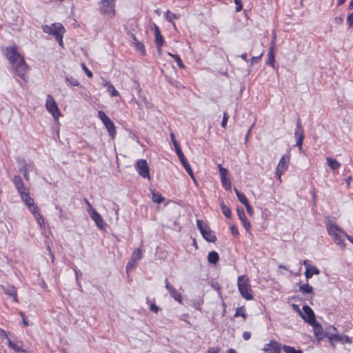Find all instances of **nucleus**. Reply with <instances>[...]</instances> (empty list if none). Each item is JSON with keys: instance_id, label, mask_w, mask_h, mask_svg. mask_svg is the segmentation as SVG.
<instances>
[{"instance_id": "nucleus-1", "label": "nucleus", "mask_w": 353, "mask_h": 353, "mask_svg": "<svg viewBox=\"0 0 353 353\" xmlns=\"http://www.w3.org/2000/svg\"><path fill=\"white\" fill-rule=\"evenodd\" d=\"M5 55L17 76L21 79L24 80L28 67L24 59L19 54L17 47H7L5 49Z\"/></svg>"}, {"instance_id": "nucleus-2", "label": "nucleus", "mask_w": 353, "mask_h": 353, "mask_svg": "<svg viewBox=\"0 0 353 353\" xmlns=\"http://www.w3.org/2000/svg\"><path fill=\"white\" fill-rule=\"evenodd\" d=\"M325 223L328 234L333 238L335 243L343 249L345 244L343 236H345L346 233L338 226L335 221L331 219L330 217L326 218Z\"/></svg>"}, {"instance_id": "nucleus-3", "label": "nucleus", "mask_w": 353, "mask_h": 353, "mask_svg": "<svg viewBox=\"0 0 353 353\" xmlns=\"http://www.w3.org/2000/svg\"><path fill=\"white\" fill-rule=\"evenodd\" d=\"M310 326L312 327L314 330V334L315 335L318 341L323 339L325 337L328 338L330 336L331 330L336 331V327L334 326H330L325 332L321 324L316 321L315 314L313 310L310 308Z\"/></svg>"}, {"instance_id": "nucleus-4", "label": "nucleus", "mask_w": 353, "mask_h": 353, "mask_svg": "<svg viewBox=\"0 0 353 353\" xmlns=\"http://www.w3.org/2000/svg\"><path fill=\"white\" fill-rule=\"evenodd\" d=\"M41 29L43 32L53 35L61 46H63V37L65 32V28L60 23H54L50 26L42 25Z\"/></svg>"}, {"instance_id": "nucleus-5", "label": "nucleus", "mask_w": 353, "mask_h": 353, "mask_svg": "<svg viewBox=\"0 0 353 353\" xmlns=\"http://www.w3.org/2000/svg\"><path fill=\"white\" fill-rule=\"evenodd\" d=\"M237 285L240 294L244 299L246 300H252L253 299L252 290L247 276L242 275L239 276Z\"/></svg>"}, {"instance_id": "nucleus-6", "label": "nucleus", "mask_w": 353, "mask_h": 353, "mask_svg": "<svg viewBox=\"0 0 353 353\" xmlns=\"http://www.w3.org/2000/svg\"><path fill=\"white\" fill-rule=\"evenodd\" d=\"M46 108L48 112L52 114L54 120L57 121L61 116V112L54 98L50 94L46 97Z\"/></svg>"}, {"instance_id": "nucleus-7", "label": "nucleus", "mask_w": 353, "mask_h": 353, "mask_svg": "<svg viewBox=\"0 0 353 353\" xmlns=\"http://www.w3.org/2000/svg\"><path fill=\"white\" fill-rule=\"evenodd\" d=\"M98 117L105 126L110 136L114 139L116 135V128L114 123L102 110L98 112Z\"/></svg>"}, {"instance_id": "nucleus-8", "label": "nucleus", "mask_w": 353, "mask_h": 353, "mask_svg": "<svg viewBox=\"0 0 353 353\" xmlns=\"http://www.w3.org/2000/svg\"><path fill=\"white\" fill-rule=\"evenodd\" d=\"M115 1L116 0H101L100 10L103 14L112 17L115 14Z\"/></svg>"}, {"instance_id": "nucleus-9", "label": "nucleus", "mask_w": 353, "mask_h": 353, "mask_svg": "<svg viewBox=\"0 0 353 353\" xmlns=\"http://www.w3.org/2000/svg\"><path fill=\"white\" fill-rule=\"evenodd\" d=\"M12 182L20 195V197L29 192V190L24 185V183L20 176L14 175L12 179Z\"/></svg>"}, {"instance_id": "nucleus-10", "label": "nucleus", "mask_w": 353, "mask_h": 353, "mask_svg": "<svg viewBox=\"0 0 353 353\" xmlns=\"http://www.w3.org/2000/svg\"><path fill=\"white\" fill-rule=\"evenodd\" d=\"M138 173L143 178H150L149 167L145 160H139L136 163Z\"/></svg>"}, {"instance_id": "nucleus-11", "label": "nucleus", "mask_w": 353, "mask_h": 353, "mask_svg": "<svg viewBox=\"0 0 353 353\" xmlns=\"http://www.w3.org/2000/svg\"><path fill=\"white\" fill-rule=\"evenodd\" d=\"M281 350V344L274 340H271L268 343L265 344L262 349L265 353H280Z\"/></svg>"}, {"instance_id": "nucleus-12", "label": "nucleus", "mask_w": 353, "mask_h": 353, "mask_svg": "<svg viewBox=\"0 0 353 353\" xmlns=\"http://www.w3.org/2000/svg\"><path fill=\"white\" fill-rule=\"evenodd\" d=\"M165 287L169 292L170 296L179 303H182V295L181 294L174 288L166 279L165 280Z\"/></svg>"}, {"instance_id": "nucleus-13", "label": "nucleus", "mask_w": 353, "mask_h": 353, "mask_svg": "<svg viewBox=\"0 0 353 353\" xmlns=\"http://www.w3.org/2000/svg\"><path fill=\"white\" fill-rule=\"evenodd\" d=\"M176 154L181 161V163H182V165H183L184 168L185 169L186 172L188 173V174L191 176V178L195 181V178H194V174H193V171L190 167V165L188 163V162L187 161L183 152L181 150H177V152H176Z\"/></svg>"}, {"instance_id": "nucleus-14", "label": "nucleus", "mask_w": 353, "mask_h": 353, "mask_svg": "<svg viewBox=\"0 0 353 353\" xmlns=\"http://www.w3.org/2000/svg\"><path fill=\"white\" fill-rule=\"evenodd\" d=\"M89 215L99 229H105L106 223L100 214H99L96 210H92V212H90Z\"/></svg>"}, {"instance_id": "nucleus-15", "label": "nucleus", "mask_w": 353, "mask_h": 353, "mask_svg": "<svg viewBox=\"0 0 353 353\" xmlns=\"http://www.w3.org/2000/svg\"><path fill=\"white\" fill-rule=\"evenodd\" d=\"M329 341L331 344H334L336 341L341 342L342 343H351V340L347 335H340L336 334H330V336H328Z\"/></svg>"}, {"instance_id": "nucleus-16", "label": "nucleus", "mask_w": 353, "mask_h": 353, "mask_svg": "<svg viewBox=\"0 0 353 353\" xmlns=\"http://www.w3.org/2000/svg\"><path fill=\"white\" fill-rule=\"evenodd\" d=\"M154 37H155V43L157 48V51L159 54H161V48L163 44L164 43V39L161 34L159 28L154 25Z\"/></svg>"}, {"instance_id": "nucleus-17", "label": "nucleus", "mask_w": 353, "mask_h": 353, "mask_svg": "<svg viewBox=\"0 0 353 353\" xmlns=\"http://www.w3.org/2000/svg\"><path fill=\"white\" fill-rule=\"evenodd\" d=\"M21 200L26 203L29 210L32 213H35L36 210H38L37 206L35 205L34 199L30 197V193H27L24 196L21 197Z\"/></svg>"}, {"instance_id": "nucleus-18", "label": "nucleus", "mask_w": 353, "mask_h": 353, "mask_svg": "<svg viewBox=\"0 0 353 353\" xmlns=\"http://www.w3.org/2000/svg\"><path fill=\"white\" fill-rule=\"evenodd\" d=\"M288 169V160L285 157H282L280 159L276 168V175L278 176V178L280 179L282 174Z\"/></svg>"}, {"instance_id": "nucleus-19", "label": "nucleus", "mask_w": 353, "mask_h": 353, "mask_svg": "<svg viewBox=\"0 0 353 353\" xmlns=\"http://www.w3.org/2000/svg\"><path fill=\"white\" fill-rule=\"evenodd\" d=\"M292 307L297 312L304 321L309 323V305H304L303 306V312H302L298 305L292 304Z\"/></svg>"}, {"instance_id": "nucleus-20", "label": "nucleus", "mask_w": 353, "mask_h": 353, "mask_svg": "<svg viewBox=\"0 0 353 353\" xmlns=\"http://www.w3.org/2000/svg\"><path fill=\"white\" fill-rule=\"evenodd\" d=\"M295 137L296 139V145L299 147V150H301L302 142L304 137L303 130H302L299 123H297L296 130H295Z\"/></svg>"}, {"instance_id": "nucleus-21", "label": "nucleus", "mask_w": 353, "mask_h": 353, "mask_svg": "<svg viewBox=\"0 0 353 353\" xmlns=\"http://www.w3.org/2000/svg\"><path fill=\"white\" fill-rule=\"evenodd\" d=\"M237 214L239 219L241 221L242 225L245 228L247 231H249L251 228V224L246 218L244 210L243 208L237 209Z\"/></svg>"}, {"instance_id": "nucleus-22", "label": "nucleus", "mask_w": 353, "mask_h": 353, "mask_svg": "<svg viewBox=\"0 0 353 353\" xmlns=\"http://www.w3.org/2000/svg\"><path fill=\"white\" fill-rule=\"evenodd\" d=\"M3 290L5 294L12 296L14 302H18L17 292L16 288L10 285L3 286Z\"/></svg>"}, {"instance_id": "nucleus-23", "label": "nucleus", "mask_w": 353, "mask_h": 353, "mask_svg": "<svg viewBox=\"0 0 353 353\" xmlns=\"http://www.w3.org/2000/svg\"><path fill=\"white\" fill-rule=\"evenodd\" d=\"M203 237L208 242L214 243L216 240V236L208 226L202 232Z\"/></svg>"}, {"instance_id": "nucleus-24", "label": "nucleus", "mask_w": 353, "mask_h": 353, "mask_svg": "<svg viewBox=\"0 0 353 353\" xmlns=\"http://www.w3.org/2000/svg\"><path fill=\"white\" fill-rule=\"evenodd\" d=\"M274 45H275L274 41H272V43H271L270 49V50L268 52V60L266 61V63L268 65H270L272 68H274V63H275V56H274Z\"/></svg>"}, {"instance_id": "nucleus-25", "label": "nucleus", "mask_w": 353, "mask_h": 353, "mask_svg": "<svg viewBox=\"0 0 353 353\" xmlns=\"http://www.w3.org/2000/svg\"><path fill=\"white\" fill-rule=\"evenodd\" d=\"M19 163L20 164L19 171L21 172H29L33 168V163H26L23 160H19Z\"/></svg>"}, {"instance_id": "nucleus-26", "label": "nucleus", "mask_w": 353, "mask_h": 353, "mask_svg": "<svg viewBox=\"0 0 353 353\" xmlns=\"http://www.w3.org/2000/svg\"><path fill=\"white\" fill-rule=\"evenodd\" d=\"M326 160L328 166L333 170L339 169L341 166V163L332 157H327Z\"/></svg>"}, {"instance_id": "nucleus-27", "label": "nucleus", "mask_w": 353, "mask_h": 353, "mask_svg": "<svg viewBox=\"0 0 353 353\" xmlns=\"http://www.w3.org/2000/svg\"><path fill=\"white\" fill-rule=\"evenodd\" d=\"M219 260V255L216 251L210 252L208 255V261L210 263L216 264Z\"/></svg>"}, {"instance_id": "nucleus-28", "label": "nucleus", "mask_w": 353, "mask_h": 353, "mask_svg": "<svg viewBox=\"0 0 353 353\" xmlns=\"http://www.w3.org/2000/svg\"><path fill=\"white\" fill-rule=\"evenodd\" d=\"M132 36H133V40H134L137 50L138 51H139L142 55H145V49L144 45L142 43L139 42L137 39L136 37L134 34Z\"/></svg>"}, {"instance_id": "nucleus-29", "label": "nucleus", "mask_w": 353, "mask_h": 353, "mask_svg": "<svg viewBox=\"0 0 353 353\" xmlns=\"http://www.w3.org/2000/svg\"><path fill=\"white\" fill-rule=\"evenodd\" d=\"M143 257L142 251L140 248H137L132 252L131 258L133 261L138 262V261L141 260Z\"/></svg>"}, {"instance_id": "nucleus-30", "label": "nucleus", "mask_w": 353, "mask_h": 353, "mask_svg": "<svg viewBox=\"0 0 353 353\" xmlns=\"http://www.w3.org/2000/svg\"><path fill=\"white\" fill-rule=\"evenodd\" d=\"M220 206L222 210L223 214L225 216L226 218H231L232 213L229 207H228L224 202L222 201L220 203Z\"/></svg>"}, {"instance_id": "nucleus-31", "label": "nucleus", "mask_w": 353, "mask_h": 353, "mask_svg": "<svg viewBox=\"0 0 353 353\" xmlns=\"http://www.w3.org/2000/svg\"><path fill=\"white\" fill-rule=\"evenodd\" d=\"M234 192L236 194V196H237L239 201L242 204H243L245 205V204L248 203V199H247L245 195L243 192H241L236 188H234Z\"/></svg>"}, {"instance_id": "nucleus-32", "label": "nucleus", "mask_w": 353, "mask_h": 353, "mask_svg": "<svg viewBox=\"0 0 353 353\" xmlns=\"http://www.w3.org/2000/svg\"><path fill=\"white\" fill-rule=\"evenodd\" d=\"M8 345L15 352H23L24 350L17 343L12 342L10 339H8Z\"/></svg>"}, {"instance_id": "nucleus-33", "label": "nucleus", "mask_w": 353, "mask_h": 353, "mask_svg": "<svg viewBox=\"0 0 353 353\" xmlns=\"http://www.w3.org/2000/svg\"><path fill=\"white\" fill-rule=\"evenodd\" d=\"M152 199L154 203H160L164 200V198L160 193L155 192L152 191Z\"/></svg>"}, {"instance_id": "nucleus-34", "label": "nucleus", "mask_w": 353, "mask_h": 353, "mask_svg": "<svg viewBox=\"0 0 353 353\" xmlns=\"http://www.w3.org/2000/svg\"><path fill=\"white\" fill-rule=\"evenodd\" d=\"M168 55H169L170 57H171L172 58H173V59L176 61V63H177V65H178L180 68H181V69L185 68V65H184V64L183 63L182 60L181 59V58L179 57V56L178 54H172V53H170V52H168Z\"/></svg>"}, {"instance_id": "nucleus-35", "label": "nucleus", "mask_w": 353, "mask_h": 353, "mask_svg": "<svg viewBox=\"0 0 353 353\" xmlns=\"http://www.w3.org/2000/svg\"><path fill=\"white\" fill-rule=\"evenodd\" d=\"M235 317L242 316L243 319L247 318V314L245 313V310L243 307H237L236 310V312L234 314Z\"/></svg>"}, {"instance_id": "nucleus-36", "label": "nucleus", "mask_w": 353, "mask_h": 353, "mask_svg": "<svg viewBox=\"0 0 353 353\" xmlns=\"http://www.w3.org/2000/svg\"><path fill=\"white\" fill-rule=\"evenodd\" d=\"M221 179L222 185L224 187V188L226 190H230L232 184H231V181H230V179H228V177H225V178H222Z\"/></svg>"}, {"instance_id": "nucleus-37", "label": "nucleus", "mask_w": 353, "mask_h": 353, "mask_svg": "<svg viewBox=\"0 0 353 353\" xmlns=\"http://www.w3.org/2000/svg\"><path fill=\"white\" fill-rule=\"evenodd\" d=\"M283 350L285 353H302L301 350H296L293 347L289 345H283Z\"/></svg>"}, {"instance_id": "nucleus-38", "label": "nucleus", "mask_w": 353, "mask_h": 353, "mask_svg": "<svg viewBox=\"0 0 353 353\" xmlns=\"http://www.w3.org/2000/svg\"><path fill=\"white\" fill-rule=\"evenodd\" d=\"M165 19L168 21L172 22L173 19H178L176 14L172 13L171 11L168 10L165 13Z\"/></svg>"}, {"instance_id": "nucleus-39", "label": "nucleus", "mask_w": 353, "mask_h": 353, "mask_svg": "<svg viewBox=\"0 0 353 353\" xmlns=\"http://www.w3.org/2000/svg\"><path fill=\"white\" fill-rule=\"evenodd\" d=\"M108 84V90L110 92L112 97H117L119 95V92L114 88V85L112 84Z\"/></svg>"}, {"instance_id": "nucleus-40", "label": "nucleus", "mask_w": 353, "mask_h": 353, "mask_svg": "<svg viewBox=\"0 0 353 353\" xmlns=\"http://www.w3.org/2000/svg\"><path fill=\"white\" fill-rule=\"evenodd\" d=\"M36 219L37 220V222L38 223L42 226L43 225H44V219L43 218L42 215L38 212V210H36V212L35 213H32Z\"/></svg>"}, {"instance_id": "nucleus-41", "label": "nucleus", "mask_w": 353, "mask_h": 353, "mask_svg": "<svg viewBox=\"0 0 353 353\" xmlns=\"http://www.w3.org/2000/svg\"><path fill=\"white\" fill-rule=\"evenodd\" d=\"M66 81L72 86H78L79 85V81L72 77H67Z\"/></svg>"}, {"instance_id": "nucleus-42", "label": "nucleus", "mask_w": 353, "mask_h": 353, "mask_svg": "<svg viewBox=\"0 0 353 353\" xmlns=\"http://www.w3.org/2000/svg\"><path fill=\"white\" fill-rule=\"evenodd\" d=\"M196 225L200 232L201 233L207 227V225H203V223L201 220H196Z\"/></svg>"}, {"instance_id": "nucleus-43", "label": "nucleus", "mask_w": 353, "mask_h": 353, "mask_svg": "<svg viewBox=\"0 0 353 353\" xmlns=\"http://www.w3.org/2000/svg\"><path fill=\"white\" fill-rule=\"evenodd\" d=\"M170 137H171V139H172V143H173V145H174V146L175 148L176 152H177V150H181L180 146H179V144L176 141V140L175 139V137H174V134L173 133H171Z\"/></svg>"}, {"instance_id": "nucleus-44", "label": "nucleus", "mask_w": 353, "mask_h": 353, "mask_svg": "<svg viewBox=\"0 0 353 353\" xmlns=\"http://www.w3.org/2000/svg\"><path fill=\"white\" fill-rule=\"evenodd\" d=\"M137 263V262L133 261V260L132 259H130V260L129 261V262L128 263V264L126 265V271L128 272L131 269L134 268L136 266Z\"/></svg>"}, {"instance_id": "nucleus-45", "label": "nucleus", "mask_w": 353, "mask_h": 353, "mask_svg": "<svg viewBox=\"0 0 353 353\" xmlns=\"http://www.w3.org/2000/svg\"><path fill=\"white\" fill-rule=\"evenodd\" d=\"M221 179L227 177L228 170L221 165H219Z\"/></svg>"}, {"instance_id": "nucleus-46", "label": "nucleus", "mask_w": 353, "mask_h": 353, "mask_svg": "<svg viewBox=\"0 0 353 353\" xmlns=\"http://www.w3.org/2000/svg\"><path fill=\"white\" fill-rule=\"evenodd\" d=\"M234 3L236 5L235 8L236 12H240L243 9L242 0H234Z\"/></svg>"}, {"instance_id": "nucleus-47", "label": "nucleus", "mask_w": 353, "mask_h": 353, "mask_svg": "<svg viewBox=\"0 0 353 353\" xmlns=\"http://www.w3.org/2000/svg\"><path fill=\"white\" fill-rule=\"evenodd\" d=\"M168 82L170 84L172 85L173 86H174L177 88H182L181 83L175 79H168Z\"/></svg>"}, {"instance_id": "nucleus-48", "label": "nucleus", "mask_w": 353, "mask_h": 353, "mask_svg": "<svg viewBox=\"0 0 353 353\" xmlns=\"http://www.w3.org/2000/svg\"><path fill=\"white\" fill-rule=\"evenodd\" d=\"M228 119H229L228 114L227 112H224L223 113V120H222V122H221V126L223 128H225L226 127Z\"/></svg>"}, {"instance_id": "nucleus-49", "label": "nucleus", "mask_w": 353, "mask_h": 353, "mask_svg": "<svg viewBox=\"0 0 353 353\" xmlns=\"http://www.w3.org/2000/svg\"><path fill=\"white\" fill-rule=\"evenodd\" d=\"M81 67H82L83 70H84V72L86 73L87 76L90 78H92L93 74H92V72L88 69L86 65L84 63H82Z\"/></svg>"}, {"instance_id": "nucleus-50", "label": "nucleus", "mask_w": 353, "mask_h": 353, "mask_svg": "<svg viewBox=\"0 0 353 353\" xmlns=\"http://www.w3.org/2000/svg\"><path fill=\"white\" fill-rule=\"evenodd\" d=\"M84 202L86 204V206H87V211L88 212V214H90V212H92V210H95L92 205L90 204V203L88 201V200L87 199H84Z\"/></svg>"}, {"instance_id": "nucleus-51", "label": "nucleus", "mask_w": 353, "mask_h": 353, "mask_svg": "<svg viewBox=\"0 0 353 353\" xmlns=\"http://www.w3.org/2000/svg\"><path fill=\"white\" fill-rule=\"evenodd\" d=\"M263 53H261L259 56L252 57L251 59V65H253L254 64L258 63L259 60L261 59Z\"/></svg>"}, {"instance_id": "nucleus-52", "label": "nucleus", "mask_w": 353, "mask_h": 353, "mask_svg": "<svg viewBox=\"0 0 353 353\" xmlns=\"http://www.w3.org/2000/svg\"><path fill=\"white\" fill-rule=\"evenodd\" d=\"M179 319L181 321H183L185 322H186L188 324H189L190 325H191V323L190 322L188 321V314H183L181 315H180L179 316Z\"/></svg>"}, {"instance_id": "nucleus-53", "label": "nucleus", "mask_w": 353, "mask_h": 353, "mask_svg": "<svg viewBox=\"0 0 353 353\" xmlns=\"http://www.w3.org/2000/svg\"><path fill=\"white\" fill-rule=\"evenodd\" d=\"M304 265L305 266V275L307 279H309V262L307 260L304 261Z\"/></svg>"}, {"instance_id": "nucleus-54", "label": "nucleus", "mask_w": 353, "mask_h": 353, "mask_svg": "<svg viewBox=\"0 0 353 353\" xmlns=\"http://www.w3.org/2000/svg\"><path fill=\"white\" fill-rule=\"evenodd\" d=\"M245 207L246 208V211L248 213V214L250 216H252L253 213H254V210H253L252 207L249 204V203L245 204Z\"/></svg>"}, {"instance_id": "nucleus-55", "label": "nucleus", "mask_w": 353, "mask_h": 353, "mask_svg": "<svg viewBox=\"0 0 353 353\" xmlns=\"http://www.w3.org/2000/svg\"><path fill=\"white\" fill-rule=\"evenodd\" d=\"M319 273V271L316 267L310 265V277H312L313 274H318Z\"/></svg>"}, {"instance_id": "nucleus-56", "label": "nucleus", "mask_w": 353, "mask_h": 353, "mask_svg": "<svg viewBox=\"0 0 353 353\" xmlns=\"http://www.w3.org/2000/svg\"><path fill=\"white\" fill-rule=\"evenodd\" d=\"M0 339H6L8 341V336L6 332L0 328Z\"/></svg>"}, {"instance_id": "nucleus-57", "label": "nucleus", "mask_w": 353, "mask_h": 353, "mask_svg": "<svg viewBox=\"0 0 353 353\" xmlns=\"http://www.w3.org/2000/svg\"><path fill=\"white\" fill-rule=\"evenodd\" d=\"M20 316H21V317L22 319V323H23V325L26 326V327L28 326L29 323H28V321L26 319L25 314L23 312H20Z\"/></svg>"}, {"instance_id": "nucleus-58", "label": "nucleus", "mask_w": 353, "mask_h": 353, "mask_svg": "<svg viewBox=\"0 0 353 353\" xmlns=\"http://www.w3.org/2000/svg\"><path fill=\"white\" fill-rule=\"evenodd\" d=\"M350 27L353 26V12L350 14L347 19Z\"/></svg>"}, {"instance_id": "nucleus-59", "label": "nucleus", "mask_w": 353, "mask_h": 353, "mask_svg": "<svg viewBox=\"0 0 353 353\" xmlns=\"http://www.w3.org/2000/svg\"><path fill=\"white\" fill-rule=\"evenodd\" d=\"M300 290L303 293H305V294L309 293V285L305 284V285H303V286H301Z\"/></svg>"}, {"instance_id": "nucleus-60", "label": "nucleus", "mask_w": 353, "mask_h": 353, "mask_svg": "<svg viewBox=\"0 0 353 353\" xmlns=\"http://www.w3.org/2000/svg\"><path fill=\"white\" fill-rule=\"evenodd\" d=\"M74 271L75 272L76 279L78 281L79 279L82 276V273L80 270H77L76 268H74Z\"/></svg>"}, {"instance_id": "nucleus-61", "label": "nucleus", "mask_w": 353, "mask_h": 353, "mask_svg": "<svg viewBox=\"0 0 353 353\" xmlns=\"http://www.w3.org/2000/svg\"><path fill=\"white\" fill-rule=\"evenodd\" d=\"M220 349L219 347H210L208 349V353H219Z\"/></svg>"}, {"instance_id": "nucleus-62", "label": "nucleus", "mask_w": 353, "mask_h": 353, "mask_svg": "<svg viewBox=\"0 0 353 353\" xmlns=\"http://www.w3.org/2000/svg\"><path fill=\"white\" fill-rule=\"evenodd\" d=\"M230 230L232 234L237 235L239 234L238 229L235 225L230 226Z\"/></svg>"}, {"instance_id": "nucleus-63", "label": "nucleus", "mask_w": 353, "mask_h": 353, "mask_svg": "<svg viewBox=\"0 0 353 353\" xmlns=\"http://www.w3.org/2000/svg\"><path fill=\"white\" fill-rule=\"evenodd\" d=\"M251 334L249 332H244L243 333V338L244 340L248 341L250 339Z\"/></svg>"}, {"instance_id": "nucleus-64", "label": "nucleus", "mask_w": 353, "mask_h": 353, "mask_svg": "<svg viewBox=\"0 0 353 353\" xmlns=\"http://www.w3.org/2000/svg\"><path fill=\"white\" fill-rule=\"evenodd\" d=\"M150 310H151L152 312H155V313H157V312H158V311H159V307H158L155 304H152V305H150Z\"/></svg>"}]
</instances>
